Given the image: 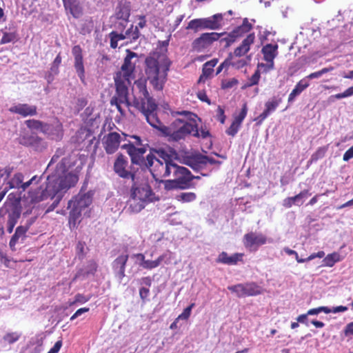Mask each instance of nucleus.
<instances>
[{
    "label": "nucleus",
    "mask_w": 353,
    "mask_h": 353,
    "mask_svg": "<svg viewBox=\"0 0 353 353\" xmlns=\"http://www.w3.org/2000/svg\"><path fill=\"white\" fill-rule=\"evenodd\" d=\"M130 138L134 141L122 145L121 148L126 150L132 165H138L143 170H148L152 176H157L164 168L165 176H194L188 168L173 162L178 157L174 148L169 146L150 148V153L144 158L143 155L148 144H143L139 136L132 135Z\"/></svg>",
    "instance_id": "1"
},
{
    "label": "nucleus",
    "mask_w": 353,
    "mask_h": 353,
    "mask_svg": "<svg viewBox=\"0 0 353 353\" xmlns=\"http://www.w3.org/2000/svg\"><path fill=\"white\" fill-rule=\"evenodd\" d=\"M31 178L29 181L23 182L21 178H12L9 182L12 188L21 189L25 191L31 184L42 183L35 191L32 197L34 202H39L48 199H56L50 205L47 212L53 210L62 199L63 194L71 188L75 186L79 178Z\"/></svg>",
    "instance_id": "2"
},
{
    "label": "nucleus",
    "mask_w": 353,
    "mask_h": 353,
    "mask_svg": "<svg viewBox=\"0 0 353 353\" xmlns=\"http://www.w3.org/2000/svg\"><path fill=\"white\" fill-rule=\"evenodd\" d=\"M171 62L165 53L155 52L145 59L147 81L157 91H162L168 79Z\"/></svg>",
    "instance_id": "3"
},
{
    "label": "nucleus",
    "mask_w": 353,
    "mask_h": 353,
    "mask_svg": "<svg viewBox=\"0 0 353 353\" xmlns=\"http://www.w3.org/2000/svg\"><path fill=\"white\" fill-rule=\"evenodd\" d=\"M128 210L131 213H139L147 205L159 201L160 198L153 192L146 178H132Z\"/></svg>",
    "instance_id": "4"
},
{
    "label": "nucleus",
    "mask_w": 353,
    "mask_h": 353,
    "mask_svg": "<svg viewBox=\"0 0 353 353\" xmlns=\"http://www.w3.org/2000/svg\"><path fill=\"white\" fill-rule=\"evenodd\" d=\"M179 114L188 116L189 121L177 119L169 126L163 127L161 133L169 142H179L184 140L189 134H192L195 137H199V129L196 122V114L189 112H178Z\"/></svg>",
    "instance_id": "5"
},
{
    "label": "nucleus",
    "mask_w": 353,
    "mask_h": 353,
    "mask_svg": "<svg viewBox=\"0 0 353 353\" xmlns=\"http://www.w3.org/2000/svg\"><path fill=\"white\" fill-rule=\"evenodd\" d=\"M114 81L116 85V93L114 97L110 99L111 105H115L118 111L123 114L124 112L121 106V104H125L127 107L131 105V103L128 99V85L130 80H125L121 78V74H117L114 77Z\"/></svg>",
    "instance_id": "6"
},
{
    "label": "nucleus",
    "mask_w": 353,
    "mask_h": 353,
    "mask_svg": "<svg viewBox=\"0 0 353 353\" xmlns=\"http://www.w3.org/2000/svg\"><path fill=\"white\" fill-rule=\"evenodd\" d=\"M222 20L221 13L215 14L208 18L195 19L189 22L186 29L193 30L194 32L203 29L218 30L222 26Z\"/></svg>",
    "instance_id": "7"
},
{
    "label": "nucleus",
    "mask_w": 353,
    "mask_h": 353,
    "mask_svg": "<svg viewBox=\"0 0 353 353\" xmlns=\"http://www.w3.org/2000/svg\"><path fill=\"white\" fill-rule=\"evenodd\" d=\"M228 289L239 298L257 296L264 291L261 286L253 281L230 285Z\"/></svg>",
    "instance_id": "8"
},
{
    "label": "nucleus",
    "mask_w": 353,
    "mask_h": 353,
    "mask_svg": "<svg viewBox=\"0 0 353 353\" xmlns=\"http://www.w3.org/2000/svg\"><path fill=\"white\" fill-rule=\"evenodd\" d=\"M133 105L136 108L141 111V112L145 117V119L147 120L148 123L154 128L157 129L161 132V128L163 127H166L165 125L161 123L160 120L157 117L156 113L154 112L157 108V105L156 103L154 108L152 110L149 108L148 103H146L145 101L139 102V99L134 98L133 101Z\"/></svg>",
    "instance_id": "9"
},
{
    "label": "nucleus",
    "mask_w": 353,
    "mask_h": 353,
    "mask_svg": "<svg viewBox=\"0 0 353 353\" xmlns=\"http://www.w3.org/2000/svg\"><path fill=\"white\" fill-rule=\"evenodd\" d=\"M88 183V179H85L83 185L81 187L80 193L74 196L72 199L68 201V208H70L72 205L75 208L79 209L80 210H83L85 208H88L92 203V198L94 194V190H89L88 192L81 194L83 191H85L87 188V185Z\"/></svg>",
    "instance_id": "10"
},
{
    "label": "nucleus",
    "mask_w": 353,
    "mask_h": 353,
    "mask_svg": "<svg viewBox=\"0 0 353 353\" xmlns=\"http://www.w3.org/2000/svg\"><path fill=\"white\" fill-rule=\"evenodd\" d=\"M225 32L203 33L199 37L194 40L192 44V48L196 52H202L210 47L214 41L219 40L221 37H225Z\"/></svg>",
    "instance_id": "11"
},
{
    "label": "nucleus",
    "mask_w": 353,
    "mask_h": 353,
    "mask_svg": "<svg viewBox=\"0 0 353 353\" xmlns=\"http://www.w3.org/2000/svg\"><path fill=\"white\" fill-rule=\"evenodd\" d=\"M268 238L262 233L250 232L245 234L243 238V243L246 249L250 252H256L261 245L266 244Z\"/></svg>",
    "instance_id": "12"
},
{
    "label": "nucleus",
    "mask_w": 353,
    "mask_h": 353,
    "mask_svg": "<svg viewBox=\"0 0 353 353\" xmlns=\"http://www.w3.org/2000/svg\"><path fill=\"white\" fill-rule=\"evenodd\" d=\"M4 208L8 213L7 231L10 234L21 216V207L19 203H10L6 204Z\"/></svg>",
    "instance_id": "13"
},
{
    "label": "nucleus",
    "mask_w": 353,
    "mask_h": 353,
    "mask_svg": "<svg viewBox=\"0 0 353 353\" xmlns=\"http://www.w3.org/2000/svg\"><path fill=\"white\" fill-rule=\"evenodd\" d=\"M252 28V25L247 18H244L243 23L234 28L230 33H226L225 37L221 39V41H225V47H228L231 43L234 42L237 38L243 36L248 32Z\"/></svg>",
    "instance_id": "14"
},
{
    "label": "nucleus",
    "mask_w": 353,
    "mask_h": 353,
    "mask_svg": "<svg viewBox=\"0 0 353 353\" xmlns=\"http://www.w3.org/2000/svg\"><path fill=\"white\" fill-rule=\"evenodd\" d=\"M278 45L268 43L265 45L261 50L263 55V59L267 61L266 64L261 63L259 66L265 68L266 71H270L274 69V59L278 55Z\"/></svg>",
    "instance_id": "15"
},
{
    "label": "nucleus",
    "mask_w": 353,
    "mask_h": 353,
    "mask_svg": "<svg viewBox=\"0 0 353 353\" xmlns=\"http://www.w3.org/2000/svg\"><path fill=\"white\" fill-rule=\"evenodd\" d=\"M126 53L127 55L125 57L123 64L121 66V71L117 74H121V78L128 81L130 80L135 68V63L132 62V59L134 58H137L138 55L137 53L130 50H127Z\"/></svg>",
    "instance_id": "16"
},
{
    "label": "nucleus",
    "mask_w": 353,
    "mask_h": 353,
    "mask_svg": "<svg viewBox=\"0 0 353 353\" xmlns=\"http://www.w3.org/2000/svg\"><path fill=\"white\" fill-rule=\"evenodd\" d=\"M32 223V221H30L23 225H19L17 227L14 234L12 236L9 246L12 251H16V245L18 243H23L27 236L26 233L29 230L30 225Z\"/></svg>",
    "instance_id": "17"
},
{
    "label": "nucleus",
    "mask_w": 353,
    "mask_h": 353,
    "mask_svg": "<svg viewBox=\"0 0 353 353\" xmlns=\"http://www.w3.org/2000/svg\"><path fill=\"white\" fill-rule=\"evenodd\" d=\"M72 54L74 57V67L75 71L82 82L85 81V68L83 60L82 49L79 45L74 46L72 49Z\"/></svg>",
    "instance_id": "18"
},
{
    "label": "nucleus",
    "mask_w": 353,
    "mask_h": 353,
    "mask_svg": "<svg viewBox=\"0 0 353 353\" xmlns=\"http://www.w3.org/2000/svg\"><path fill=\"white\" fill-rule=\"evenodd\" d=\"M8 110L11 113L19 114L23 117L34 116L37 113V106L28 103L14 104L9 108Z\"/></svg>",
    "instance_id": "19"
},
{
    "label": "nucleus",
    "mask_w": 353,
    "mask_h": 353,
    "mask_svg": "<svg viewBox=\"0 0 353 353\" xmlns=\"http://www.w3.org/2000/svg\"><path fill=\"white\" fill-rule=\"evenodd\" d=\"M146 81L147 79H139L135 81L134 85L136 88L139 90V93L142 95V97L139 102L145 101L146 103H148L149 108L152 110L155 107V101L152 97L150 96L149 92L146 86Z\"/></svg>",
    "instance_id": "20"
},
{
    "label": "nucleus",
    "mask_w": 353,
    "mask_h": 353,
    "mask_svg": "<svg viewBox=\"0 0 353 353\" xmlns=\"http://www.w3.org/2000/svg\"><path fill=\"white\" fill-rule=\"evenodd\" d=\"M122 139L117 132H110L105 138L104 148L108 154H113L118 149Z\"/></svg>",
    "instance_id": "21"
},
{
    "label": "nucleus",
    "mask_w": 353,
    "mask_h": 353,
    "mask_svg": "<svg viewBox=\"0 0 353 353\" xmlns=\"http://www.w3.org/2000/svg\"><path fill=\"white\" fill-rule=\"evenodd\" d=\"M67 14L79 19L83 15V7L79 0H62Z\"/></svg>",
    "instance_id": "22"
},
{
    "label": "nucleus",
    "mask_w": 353,
    "mask_h": 353,
    "mask_svg": "<svg viewBox=\"0 0 353 353\" xmlns=\"http://www.w3.org/2000/svg\"><path fill=\"white\" fill-rule=\"evenodd\" d=\"M127 165V158L123 154L118 155L114 162V168L115 172L118 174L119 176H134V172L126 170L125 168Z\"/></svg>",
    "instance_id": "23"
},
{
    "label": "nucleus",
    "mask_w": 353,
    "mask_h": 353,
    "mask_svg": "<svg viewBox=\"0 0 353 353\" xmlns=\"http://www.w3.org/2000/svg\"><path fill=\"white\" fill-rule=\"evenodd\" d=\"M128 258V254H121L115 259L112 263V268L119 279H123L125 276V265Z\"/></svg>",
    "instance_id": "24"
},
{
    "label": "nucleus",
    "mask_w": 353,
    "mask_h": 353,
    "mask_svg": "<svg viewBox=\"0 0 353 353\" xmlns=\"http://www.w3.org/2000/svg\"><path fill=\"white\" fill-rule=\"evenodd\" d=\"M243 256L244 254L243 253H235L229 256L227 252H222L218 256L216 261L218 263H223L229 265H236L238 262L243 261Z\"/></svg>",
    "instance_id": "25"
},
{
    "label": "nucleus",
    "mask_w": 353,
    "mask_h": 353,
    "mask_svg": "<svg viewBox=\"0 0 353 353\" xmlns=\"http://www.w3.org/2000/svg\"><path fill=\"white\" fill-rule=\"evenodd\" d=\"M281 102V99L276 97H273L268 101L265 104L264 111L256 118V120L259 121V123L263 121L271 113L276 110Z\"/></svg>",
    "instance_id": "26"
},
{
    "label": "nucleus",
    "mask_w": 353,
    "mask_h": 353,
    "mask_svg": "<svg viewBox=\"0 0 353 353\" xmlns=\"http://www.w3.org/2000/svg\"><path fill=\"white\" fill-rule=\"evenodd\" d=\"M115 15L118 19L122 20V22L119 23V26L123 28L130 15V4L127 2L120 3L116 8Z\"/></svg>",
    "instance_id": "27"
},
{
    "label": "nucleus",
    "mask_w": 353,
    "mask_h": 353,
    "mask_svg": "<svg viewBox=\"0 0 353 353\" xmlns=\"http://www.w3.org/2000/svg\"><path fill=\"white\" fill-rule=\"evenodd\" d=\"M310 195H311V194L309 191L305 190L294 196L285 198L283 201V205L286 208H290L293 205L301 206L303 203V199L307 198Z\"/></svg>",
    "instance_id": "28"
},
{
    "label": "nucleus",
    "mask_w": 353,
    "mask_h": 353,
    "mask_svg": "<svg viewBox=\"0 0 353 353\" xmlns=\"http://www.w3.org/2000/svg\"><path fill=\"white\" fill-rule=\"evenodd\" d=\"M255 35L254 33L249 34L243 39L241 44L234 51V56L240 57L245 55L250 49V46L254 43Z\"/></svg>",
    "instance_id": "29"
},
{
    "label": "nucleus",
    "mask_w": 353,
    "mask_h": 353,
    "mask_svg": "<svg viewBox=\"0 0 353 353\" xmlns=\"http://www.w3.org/2000/svg\"><path fill=\"white\" fill-rule=\"evenodd\" d=\"M67 163V159H62L61 162L57 164L54 172L49 174L47 176H77L76 174L68 172Z\"/></svg>",
    "instance_id": "30"
},
{
    "label": "nucleus",
    "mask_w": 353,
    "mask_h": 353,
    "mask_svg": "<svg viewBox=\"0 0 353 353\" xmlns=\"http://www.w3.org/2000/svg\"><path fill=\"white\" fill-rule=\"evenodd\" d=\"M309 85V81L306 79H302L300 80L289 94L288 99V103H292L295 100L296 97L299 96Z\"/></svg>",
    "instance_id": "31"
},
{
    "label": "nucleus",
    "mask_w": 353,
    "mask_h": 353,
    "mask_svg": "<svg viewBox=\"0 0 353 353\" xmlns=\"http://www.w3.org/2000/svg\"><path fill=\"white\" fill-rule=\"evenodd\" d=\"M44 134L56 141L61 140L63 137L62 125L58 121L54 124H48V130Z\"/></svg>",
    "instance_id": "32"
},
{
    "label": "nucleus",
    "mask_w": 353,
    "mask_h": 353,
    "mask_svg": "<svg viewBox=\"0 0 353 353\" xmlns=\"http://www.w3.org/2000/svg\"><path fill=\"white\" fill-rule=\"evenodd\" d=\"M168 253H164L160 255L156 260H145L142 264V268L146 270H152L159 266L163 261H165V263H169L170 256L168 257Z\"/></svg>",
    "instance_id": "33"
},
{
    "label": "nucleus",
    "mask_w": 353,
    "mask_h": 353,
    "mask_svg": "<svg viewBox=\"0 0 353 353\" xmlns=\"http://www.w3.org/2000/svg\"><path fill=\"white\" fill-rule=\"evenodd\" d=\"M27 127L32 130L45 133L48 130V124L36 119H29L25 121Z\"/></svg>",
    "instance_id": "34"
},
{
    "label": "nucleus",
    "mask_w": 353,
    "mask_h": 353,
    "mask_svg": "<svg viewBox=\"0 0 353 353\" xmlns=\"http://www.w3.org/2000/svg\"><path fill=\"white\" fill-rule=\"evenodd\" d=\"M218 59H213L205 63L203 65L202 75L199 78V82L202 81L203 77L208 78L210 77L213 72L214 67L217 64Z\"/></svg>",
    "instance_id": "35"
},
{
    "label": "nucleus",
    "mask_w": 353,
    "mask_h": 353,
    "mask_svg": "<svg viewBox=\"0 0 353 353\" xmlns=\"http://www.w3.org/2000/svg\"><path fill=\"white\" fill-rule=\"evenodd\" d=\"M69 213V224L70 228H76L78 220L81 216V210L72 205Z\"/></svg>",
    "instance_id": "36"
},
{
    "label": "nucleus",
    "mask_w": 353,
    "mask_h": 353,
    "mask_svg": "<svg viewBox=\"0 0 353 353\" xmlns=\"http://www.w3.org/2000/svg\"><path fill=\"white\" fill-rule=\"evenodd\" d=\"M341 260V256L338 252H333L324 257L323 262L327 267H333L334 264Z\"/></svg>",
    "instance_id": "37"
},
{
    "label": "nucleus",
    "mask_w": 353,
    "mask_h": 353,
    "mask_svg": "<svg viewBox=\"0 0 353 353\" xmlns=\"http://www.w3.org/2000/svg\"><path fill=\"white\" fill-rule=\"evenodd\" d=\"M21 337V334L17 332H8L3 336V341L8 344L17 342Z\"/></svg>",
    "instance_id": "38"
},
{
    "label": "nucleus",
    "mask_w": 353,
    "mask_h": 353,
    "mask_svg": "<svg viewBox=\"0 0 353 353\" xmlns=\"http://www.w3.org/2000/svg\"><path fill=\"white\" fill-rule=\"evenodd\" d=\"M194 178H176L179 189L185 190L194 187L192 180Z\"/></svg>",
    "instance_id": "39"
},
{
    "label": "nucleus",
    "mask_w": 353,
    "mask_h": 353,
    "mask_svg": "<svg viewBox=\"0 0 353 353\" xmlns=\"http://www.w3.org/2000/svg\"><path fill=\"white\" fill-rule=\"evenodd\" d=\"M196 198L195 193L194 192H183L176 196V199L179 201L183 203H188L194 201Z\"/></svg>",
    "instance_id": "40"
},
{
    "label": "nucleus",
    "mask_w": 353,
    "mask_h": 353,
    "mask_svg": "<svg viewBox=\"0 0 353 353\" xmlns=\"http://www.w3.org/2000/svg\"><path fill=\"white\" fill-rule=\"evenodd\" d=\"M159 183L164 184V188L166 190H172L179 189L177 185V179H169V180H160Z\"/></svg>",
    "instance_id": "41"
},
{
    "label": "nucleus",
    "mask_w": 353,
    "mask_h": 353,
    "mask_svg": "<svg viewBox=\"0 0 353 353\" xmlns=\"http://www.w3.org/2000/svg\"><path fill=\"white\" fill-rule=\"evenodd\" d=\"M126 35L128 39H130L133 41L137 40L140 36L138 27H134L132 25H131L130 28L126 30Z\"/></svg>",
    "instance_id": "42"
},
{
    "label": "nucleus",
    "mask_w": 353,
    "mask_h": 353,
    "mask_svg": "<svg viewBox=\"0 0 353 353\" xmlns=\"http://www.w3.org/2000/svg\"><path fill=\"white\" fill-rule=\"evenodd\" d=\"M353 95V85L346 89L343 92L332 95L330 97V101H333V99H341L343 98L350 97Z\"/></svg>",
    "instance_id": "43"
},
{
    "label": "nucleus",
    "mask_w": 353,
    "mask_h": 353,
    "mask_svg": "<svg viewBox=\"0 0 353 353\" xmlns=\"http://www.w3.org/2000/svg\"><path fill=\"white\" fill-rule=\"evenodd\" d=\"M230 57L231 60V65L236 69L242 68L248 64L247 60L244 59L235 60L234 56L232 54H230Z\"/></svg>",
    "instance_id": "44"
},
{
    "label": "nucleus",
    "mask_w": 353,
    "mask_h": 353,
    "mask_svg": "<svg viewBox=\"0 0 353 353\" xmlns=\"http://www.w3.org/2000/svg\"><path fill=\"white\" fill-rule=\"evenodd\" d=\"M261 77V72L259 70H256L254 73L252 75V77L248 79V83H246V87H251L254 85L258 84L259 79Z\"/></svg>",
    "instance_id": "45"
},
{
    "label": "nucleus",
    "mask_w": 353,
    "mask_h": 353,
    "mask_svg": "<svg viewBox=\"0 0 353 353\" xmlns=\"http://www.w3.org/2000/svg\"><path fill=\"white\" fill-rule=\"evenodd\" d=\"M194 305L195 304L192 303L188 307L185 308L183 312L178 316L176 321H179L180 319L188 320L190 316L192 309L194 307Z\"/></svg>",
    "instance_id": "46"
},
{
    "label": "nucleus",
    "mask_w": 353,
    "mask_h": 353,
    "mask_svg": "<svg viewBox=\"0 0 353 353\" xmlns=\"http://www.w3.org/2000/svg\"><path fill=\"white\" fill-rule=\"evenodd\" d=\"M248 112V108L246 103H244L240 113L234 117V121L239 124L241 125L243 121L246 117Z\"/></svg>",
    "instance_id": "47"
},
{
    "label": "nucleus",
    "mask_w": 353,
    "mask_h": 353,
    "mask_svg": "<svg viewBox=\"0 0 353 353\" xmlns=\"http://www.w3.org/2000/svg\"><path fill=\"white\" fill-rule=\"evenodd\" d=\"M320 312H324L325 314L330 313V308L326 306H321L316 308H312L307 311V314L309 315H316L319 314Z\"/></svg>",
    "instance_id": "48"
},
{
    "label": "nucleus",
    "mask_w": 353,
    "mask_h": 353,
    "mask_svg": "<svg viewBox=\"0 0 353 353\" xmlns=\"http://www.w3.org/2000/svg\"><path fill=\"white\" fill-rule=\"evenodd\" d=\"M89 300L90 297H86L83 294L78 293L74 296V300L72 302L69 303V305L72 306L77 303H85Z\"/></svg>",
    "instance_id": "49"
},
{
    "label": "nucleus",
    "mask_w": 353,
    "mask_h": 353,
    "mask_svg": "<svg viewBox=\"0 0 353 353\" xmlns=\"http://www.w3.org/2000/svg\"><path fill=\"white\" fill-rule=\"evenodd\" d=\"M61 63V57L59 54L54 59L52 63L50 70L53 74H57L59 73V67Z\"/></svg>",
    "instance_id": "50"
},
{
    "label": "nucleus",
    "mask_w": 353,
    "mask_h": 353,
    "mask_svg": "<svg viewBox=\"0 0 353 353\" xmlns=\"http://www.w3.org/2000/svg\"><path fill=\"white\" fill-rule=\"evenodd\" d=\"M16 39V35L14 32H4L2 38L1 39L0 43L6 44L13 41Z\"/></svg>",
    "instance_id": "51"
},
{
    "label": "nucleus",
    "mask_w": 353,
    "mask_h": 353,
    "mask_svg": "<svg viewBox=\"0 0 353 353\" xmlns=\"http://www.w3.org/2000/svg\"><path fill=\"white\" fill-rule=\"evenodd\" d=\"M241 127V125L238 123L233 121L230 128L226 130V133L228 135H230L232 137H234L236 135V134L238 132L239 128Z\"/></svg>",
    "instance_id": "52"
},
{
    "label": "nucleus",
    "mask_w": 353,
    "mask_h": 353,
    "mask_svg": "<svg viewBox=\"0 0 353 353\" xmlns=\"http://www.w3.org/2000/svg\"><path fill=\"white\" fill-rule=\"evenodd\" d=\"M98 268L97 263L92 260L88 261V265H87V274H94V273L97 272Z\"/></svg>",
    "instance_id": "53"
},
{
    "label": "nucleus",
    "mask_w": 353,
    "mask_h": 353,
    "mask_svg": "<svg viewBox=\"0 0 353 353\" xmlns=\"http://www.w3.org/2000/svg\"><path fill=\"white\" fill-rule=\"evenodd\" d=\"M85 243L83 241H79L76 245V250L79 258H83L85 256Z\"/></svg>",
    "instance_id": "54"
},
{
    "label": "nucleus",
    "mask_w": 353,
    "mask_h": 353,
    "mask_svg": "<svg viewBox=\"0 0 353 353\" xmlns=\"http://www.w3.org/2000/svg\"><path fill=\"white\" fill-rule=\"evenodd\" d=\"M197 161L200 163L206 164L210 163V164H214L216 163V160L213 158L209 157L208 156L200 155L197 157Z\"/></svg>",
    "instance_id": "55"
},
{
    "label": "nucleus",
    "mask_w": 353,
    "mask_h": 353,
    "mask_svg": "<svg viewBox=\"0 0 353 353\" xmlns=\"http://www.w3.org/2000/svg\"><path fill=\"white\" fill-rule=\"evenodd\" d=\"M109 37L110 39V47L113 49H115L118 46V41L119 40L117 39L115 36V31H112L109 34Z\"/></svg>",
    "instance_id": "56"
},
{
    "label": "nucleus",
    "mask_w": 353,
    "mask_h": 353,
    "mask_svg": "<svg viewBox=\"0 0 353 353\" xmlns=\"http://www.w3.org/2000/svg\"><path fill=\"white\" fill-rule=\"evenodd\" d=\"M149 294V288L143 287L139 289V296L143 302H145L148 299Z\"/></svg>",
    "instance_id": "57"
},
{
    "label": "nucleus",
    "mask_w": 353,
    "mask_h": 353,
    "mask_svg": "<svg viewBox=\"0 0 353 353\" xmlns=\"http://www.w3.org/2000/svg\"><path fill=\"white\" fill-rule=\"evenodd\" d=\"M90 308L89 307H81L80 309H78L74 314L70 317V321H73L75 319H77L78 316L81 315L83 313L89 312Z\"/></svg>",
    "instance_id": "58"
},
{
    "label": "nucleus",
    "mask_w": 353,
    "mask_h": 353,
    "mask_svg": "<svg viewBox=\"0 0 353 353\" xmlns=\"http://www.w3.org/2000/svg\"><path fill=\"white\" fill-rule=\"evenodd\" d=\"M343 332L345 336H353V321L347 324Z\"/></svg>",
    "instance_id": "59"
},
{
    "label": "nucleus",
    "mask_w": 353,
    "mask_h": 353,
    "mask_svg": "<svg viewBox=\"0 0 353 353\" xmlns=\"http://www.w3.org/2000/svg\"><path fill=\"white\" fill-rule=\"evenodd\" d=\"M62 346V341L59 340L55 343L54 346L49 350L48 353H58Z\"/></svg>",
    "instance_id": "60"
},
{
    "label": "nucleus",
    "mask_w": 353,
    "mask_h": 353,
    "mask_svg": "<svg viewBox=\"0 0 353 353\" xmlns=\"http://www.w3.org/2000/svg\"><path fill=\"white\" fill-rule=\"evenodd\" d=\"M353 158V145L350 148L343 154V159L345 161H348Z\"/></svg>",
    "instance_id": "61"
},
{
    "label": "nucleus",
    "mask_w": 353,
    "mask_h": 353,
    "mask_svg": "<svg viewBox=\"0 0 353 353\" xmlns=\"http://www.w3.org/2000/svg\"><path fill=\"white\" fill-rule=\"evenodd\" d=\"M326 152V149L324 148H320L315 154L312 155V159H317L319 158H322Z\"/></svg>",
    "instance_id": "62"
},
{
    "label": "nucleus",
    "mask_w": 353,
    "mask_h": 353,
    "mask_svg": "<svg viewBox=\"0 0 353 353\" xmlns=\"http://www.w3.org/2000/svg\"><path fill=\"white\" fill-rule=\"evenodd\" d=\"M347 310V307L346 306L339 305L336 307H334L332 309H330V313H338L343 312Z\"/></svg>",
    "instance_id": "63"
},
{
    "label": "nucleus",
    "mask_w": 353,
    "mask_h": 353,
    "mask_svg": "<svg viewBox=\"0 0 353 353\" xmlns=\"http://www.w3.org/2000/svg\"><path fill=\"white\" fill-rule=\"evenodd\" d=\"M218 119L221 123L225 122V117L224 115V110L219 106L218 108Z\"/></svg>",
    "instance_id": "64"
}]
</instances>
